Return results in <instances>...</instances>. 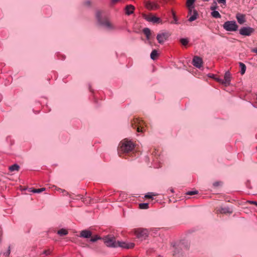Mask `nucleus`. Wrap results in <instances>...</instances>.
<instances>
[{"label":"nucleus","instance_id":"1","mask_svg":"<svg viewBox=\"0 0 257 257\" xmlns=\"http://www.w3.org/2000/svg\"><path fill=\"white\" fill-rule=\"evenodd\" d=\"M190 242L186 239L172 242V252L173 257H183L190 248Z\"/></svg>","mask_w":257,"mask_h":257},{"label":"nucleus","instance_id":"2","mask_svg":"<svg viewBox=\"0 0 257 257\" xmlns=\"http://www.w3.org/2000/svg\"><path fill=\"white\" fill-rule=\"evenodd\" d=\"M95 18L97 24L107 30H111L114 29L113 26L108 20L106 16L103 14V12L100 10H97L95 13Z\"/></svg>","mask_w":257,"mask_h":257},{"label":"nucleus","instance_id":"3","mask_svg":"<svg viewBox=\"0 0 257 257\" xmlns=\"http://www.w3.org/2000/svg\"><path fill=\"white\" fill-rule=\"evenodd\" d=\"M196 0H187L186 5L188 8V14L190 15L188 21L190 22L197 19L198 16L197 10L194 9V4Z\"/></svg>","mask_w":257,"mask_h":257},{"label":"nucleus","instance_id":"4","mask_svg":"<svg viewBox=\"0 0 257 257\" xmlns=\"http://www.w3.org/2000/svg\"><path fill=\"white\" fill-rule=\"evenodd\" d=\"M103 240L105 245L108 247L117 248V241L113 235H107L103 237Z\"/></svg>","mask_w":257,"mask_h":257},{"label":"nucleus","instance_id":"5","mask_svg":"<svg viewBox=\"0 0 257 257\" xmlns=\"http://www.w3.org/2000/svg\"><path fill=\"white\" fill-rule=\"evenodd\" d=\"M120 150L124 153H128L135 148V145L132 141H124L119 144Z\"/></svg>","mask_w":257,"mask_h":257},{"label":"nucleus","instance_id":"6","mask_svg":"<svg viewBox=\"0 0 257 257\" xmlns=\"http://www.w3.org/2000/svg\"><path fill=\"white\" fill-rule=\"evenodd\" d=\"M223 29L226 31L235 32L238 30V26L235 21H227L223 25Z\"/></svg>","mask_w":257,"mask_h":257},{"label":"nucleus","instance_id":"7","mask_svg":"<svg viewBox=\"0 0 257 257\" xmlns=\"http://www.w3.org/2000/svg\"><path fill=\"white\" fill-rule=\"evenodd\" d=\"M135 233L137 237L142 240L146 239L149 236V230L147 228H137L135 230Z\"/></svg>","mask_w":257,"mask_h":257},{"label":"nucleus","instance_id":"8","mask_svg":"<svg viewBox=\"0 0 257 257\" xmlns=\"http://www.w3.org/2000/svg\"><path fill=\"white\" fill-rule=\"evenodd\" d=\"M143 17L147 21L149 22H151L154 24H160L162 23V20L160 18L157 17L156 16L152 15L151 14L150 15L144 14L143 15Z\"/></svg>","mask_w":257,"mask_h":257},{"label":"nucleus","instance_id":"9","mask_svg":"<svg viewBox=\"0 0 257 257\" xmlns=\"http://www.w3.org/2000/svg\"><path fill=\"white\" fill-rule=\"evenodd\" d=\"M231 74L229 71H227L225 72L224 75V79H222L220 78L216 79V81L223 84L225 86H227L230 85V81H231Z\"/></svg>","mask_w":257,"mask_h":257},{"label":"nucleus","instance_id":"10","mask_svg":"<svg viewBox=\"0 0 257 257\" xmlns=\"http://www.w3.org/2000/svg\"><path fill=\"white\" fill-rule=\"evenodd\" d=\"M254 32V29L250 27H243L239 29V34L243 36H249Z\"/></svg>","mask_w":257,"mask_h":257},{"label":"nucleus","instance_id":"11","mask_svg":"<svg viewBox=\"0 0 257 257\" xmlns=\"http://www.w3.org/2000/svg\"><path fill=\"white\" fill-rule=\"evenodd\" d=\"M170 36V34L168 32L159 33L157 35V39L159 44H162L165 41L168 40Z\"/></svg>","mask_w":257,"mask_h":257},{"label":"nucleus","instance_id":"12","mask_svg":"<svg viewBox=\"0 0 257 257\" xmlns=\"http://www.w3.org/2000/svg\"><path fill=\"white\" fill-rule=\"evenodd\" d=\"M117 247H120L122 248L130 249L132 248L135 246V243L133 242H126L122 241H117Z\"/></svg>","mask_w":257,"mask_h":257},{"label":"nucleus","instance_id":"13","mask_svg":"<svg viewBox=\"0 0 257 257\" xmlns=\"http://www.w3.org/2000/svg\"><path fill=\"white\" fill-rule=\"evenodd\" d=\"M203 64V61L201 58L198 56H194L192 60V64L197 68H200Z\"/></svg>","mask_w":257,"mask_h":257},{"label":"nucleus","instance_id":"14","mask_svg":"<svg viewBox=\"0 0 257 257\" xmlns=\"http://www.w3.org/2000/svg\"><path fill=\"white\" fill-rule=\"evenodd\" d=\"M92 235V232L88 229H84L80 232L79 236L81 238L88 239Z\"/></svg>","mask_w":257,"mask_h":257},{"label":"nucleus","instance_id":"15","mask_svg":"<svg viewBox=\"0 0 257 257\" xmlns=\"http://www.w3.org/2000/svg\"><path fill=\"white\" fill-rule=\"evenodd\" d=\"M144 124V121L143 120H140L138 119H136V121H135L134 124H132V127L135 128L137 127V131L138 132H142L143 131V124Z\"/></svg>","mask_w":257,"mask_h":257},{"label":"nucleus","instance_id":"16","mask_svg":"<svg viewBox=\"0 0 257 257\" xmlns=\"http://www.w3.org/2000/svg\"><path fill=\"white\" fill-rule=\"evenodd\" d=\"M146 7L149 10H154L159 9V6L156 3L148 1L146 3Z\"/></svg>","mask_w":257,"mask_h":257},{"label":"nucleus","instance_id":"17","mask_svg":"<svg viewBox=\"0 0 257 257\" xmlns=\"http://www.w3.org/2000/svg\"><path fill=\"white\" fill-rule=\"evenodd\" d=\"M135 9V8L134 6L132 5H126L124 9L125 14L127 16H130L134 13Z\"/></svg>","mask_w":257,"mask_h":257},{"label":"nucleus","instance_id":"18","mask_svg":"<svg viewBox=\"0 0 257 257\" xmlns=\"http://www.w3.org/2000/svg\"><path fill=\"white\" fill-rule=\"evenodd\" d=\"M63 192H65L66 193L65 195H69L70 196V198L72 199H81L84 203H87L86 200L85 199V198L80 194H78L76 195V198H75L74 197H72L70 195H69V193L65 191V190H63Z\"/></svg>","mask_w":257,"mask_h":257},{"label":"nucleus","instance_id":"19","mask_svg":"<svg viewBox=\"0 0 257 257\" xmlns=\"http://www.w3.org/2000/svg\"><path fill=\"white\" fill-rule=\"evenodd\" d=\"M235 18L239 24H243L246 21L245 19V15L242 14L237 13L236 15Z\"/></svg>","mask_w":257,"mask_h":257},{"label":"nucleus","instance_id":"20","mask_svg":"<svg viewBox=\"0 0 257 257\" xmlns=\"http://www.w3.org/2000/svg\"><path fill=\"white\" fill-rule=\"evenodd\" d=\"M220 212L223 214H231L233 212V210L228 207H224L220 208Z\"/></svg>","mask_w":257,"mask_h":257},{"label":"nucleus","instance_id":"21","mask_svg":"<svg viewBox=\"0 0 257 257\" xmlns=\"http://www.w3.org/2000/svg\"><path fill=\"white\" fill-rule=\"evenodd\" d=\"M143 33L146 35V39L149 40L151 35V30L149 28H145L143 30Z\"/></svg>","mask_w":257,"mask_h":257},{"label":"nucleus","instance_id":"22","mask_svg":"<svg viewBox=\"0 0 257 257\" xmlns=\"http://www.w3.org/2000/svg\"><path fill=\"white\" fill-rule=\"evenodd\" d=\"M98 240H103V237H101L99 235L95 234L91 236L90 238L89 241L91 242H95Z\"/></svg>","mask_w":257,"mask_h":257},{"label":"nucleus","instance_id":"23","mask_svg":"<svg viewBox=\"0 0 257 257\" xmlns=\"http://www.w3.org/2000/svg\"><path fill=\"white\" fill-rule=\"evenodd\" d=\"M20 166L17 164H14L12 166H10L9 168V170L11 172H13L15 171H18L20 169Z\"/></svg>","mask_w":257,"mask_h":257},{"label":"nucleus","instance_id":"24","mask_svg":"<svg viewBox=\"0 0 257 257\" xmlns=\"http://www.w3.org/2000/svg\"><path fill=\"white\" fill-rule=\"evenodd\" d=\"M57 233L60 236H63L68 234V231L65 228H61L57 231Z\"/></svg>","mask_w":257,"mask_h":257},{"label":"nucleus","instance_id":"25","mask_svg":"<svg viewBox=\"0 0 257 257\" xmlns=\"http://www.w3.org/2000/svg\"><path fill=\"white\" fill-rule=\"evenodd\" d=\"M239 65L240 68V74L241 75H243L245 73V71H246V66L244 63H243L242 62H239Z\"/></svg>","mask_w":257,"mask_h":257},{"label":"nucleus","instance_id":"26","mask_svg":"<svg viewBox=\"0 0 257 257\" xmlns=\"http://www.w3.org/2000/svg\"><path fill=\"white\" fill-rule=\"evenodd\" d=\"M158 56V51L156 49H154L151 53V55H150L151 58L152 60H155L156 59Z\"/></svg>","mask_w":257,"mask_h":257},{"label":"nucleus","instance_id":"27","mask_svg":"<svg viewBox=\"0 0 257 257\" xmlns=\"http://www.w3.org/2000/svg\"><path fill=\"white\" fill-rule=\"evenodd\" d=\"M212 11L211 12V15L214 18H221V15L220 14H219V13L216 11V10H212Z\"/></svg>","mask_w":257,"mask_h":257},{"label":"nucleus","instance_id":"28","mask_svg":"<svg viewBox=\"0 0 257 257\" xmlns=\"http://www.w3.org/2000/svg\"><path fill=\"white\" fill-rule=\"evenodd\" d=\"M189 42V39L187 38H182L180 39V42L183 46L187 45L188 44Z\"/></svg>","mask_w":257,"mask_h":257},{"label":"nucleus","instance_id":"29","mask_svg":"<svg viewBox=\"0 0 257 257\" xmlns=\"http://www.w3.org/2000/svg\"><path fill=\"white\" fill-rule=\"evenodd\" d=\"M149 207V204L148 203H141L139 204V208L141 209H147Z\"/></svg>","mask_w":257,"mask_h":257},{"label":"nucleus","instance_id":"30","mask_svg":"<svg viewBox=\"0 0 257 257\" xmlns=\"http://www.w3.org/2000/svg\"><path fill=\"white\" fill-rule=\"evenodd\" d=\"M218 8V6L217 5V2L215 0L213 1L211 6L210 7L211 10H215Z\"/></svg>","mask_w":257,"mask_h":257},{"label":"nucleus","instance_id":"31","mask_svg":"<svg viewBox=\"0 0 257 257\" xmlns=\"http://www.w3.org/2000/svg\"><path fill=\"white\" fill-rule=\"evenodd\" d=\"M157 195V194H156L153 192H148L145 195V197L149 199H153V196Z\"/></svg>","mask_w":257,"mask_h":257},{"label":"nucleus","instance_id":"32","mask_svg":"<svg viewBox=\"0 0 257 257\" xmlns=\"http://www.w3.org/2000/svg\"><path fill=\"white\" fill-rule=\"evenodd\" d=\"M46 190L45 188H41L40 189H35L32 190L31 191L34 193H40Z\"/></svg>","mask_w":257,"mask_h":257},{"label":"nucleus","instance_id":"33","mask_svg":"<svg viewBox=\"0 0 257 257\" xmlns=\"http://www.w3.org/2000/svg\"><path fill=\"white\" fill-rule=\"evenodd\" d=\"M198 193V191L196 190H194L188 191L187 192H186L185 194L186 195L192 196V195L197 194Z\"/></svg>","mask_w":257,"mask_h":257},{"label":"nucleus","instance_id":"34","mask_svg":"<svg viewBox=\"0 0 257 257\" xmlns=\"http://www.w3.org/2000/svg\"><path fill=\"white\" fill-rule=\"evenodd\" d=\"M223 185V182L222 181H216L215 182H214L213 183V187L214 188H217L219 186H222Z\"/></svg>","mask_w":257,"mask_h":257},{"label":"nucleus","instance_id":"35","mask_svg":"<svg viewBox=\"0 0 257 257\" xmlns=\"http://www.w3.org/2000/svg\"><path fill=\"white\" fill-rule=\"evenodd\" d=\"M172 14H173V17L174 21L171 22V24H178V19H177V17L175 15V14L174 12H173Z\"/></svg>","mask_w":257,"mask_h":257},{"label":"nucleus","instance_id":"36","mask_svg":"<svg viewBox=\"0 0 257 257\" xmlns=\"http://www.w3.org/2000/svg\"><path fill=\"white\" fill-rule=\"evenodd\" d=\"M196 231V229H194V228H192V229H189L186 232V235H188L189 234H191L194 232Z\"/></svg>","mask_w":257,"mask_h":257},{"label":"nucleus","instance_id":"37","mask_svg":"<svg viewBox=\"0 0 257 257\" xmlns=\"http://www.w3.org/2000/svg\"><path fill=\"white\" fill-rule=\"evenodd\" d=\"M10 253H11V247H10V246H9L8 247V250L6 252H4V254L5 256H8L10 255Z\"/></svg>","mask_w":257,"mask_h":257},{"label":"nucleus","instance_id":"38","mask_svg":"<svg viewBox=\"0 0 257 257\" xmlns=\"http://www.w3.org/2000/svg\"><path fill=\"white\" fill-rule=\"evenodd\" d=\"M216 2H217L219 4H222L224 6L226 5V0H215Z\"/></svg>","mask_w":257,"mask_h":257},{"label":"nucleus","instance_id":"39","mask_svg":"<svg viewBox=\"0 0 257 257\" xmlns=\"http://www.w3.org/2000/svg\"><path fill=\"white\" fill-rule=\"evenodd\" d=\"M210 78H212V79L215 80V81H216V79L219 78L217 77L216 76V75L210 73Z\"/></svg>","mask_w":257,"mask_h":257},{"label":"nucleus","instance_id":"40","mask_svg":"<svg viewBox=\"0 0 257 257\" xmlns=\"http://www.w3.org/2000/svg\"><path fill=\"white\" fill-rule=\"evenodd\" d=\"M84 5L86 6L89 7L91 5V2L89 0H87L84 2Z\"/></svg>","mask_w":257,"mask_h":257},{"label":"nucleus","instance_id":"41","mask_svg":"<svg viewBox=\"0 0 257 257\" xmlns=\"http://www.w3.org/2000/svg\"><path fill=\"white\" fill-rule=\"evenodd\" d=\"M247 202L249 203L250 204H254V205L257 206V202L255 201H250V200H249V201H247Z\"/></svg>","mask_w":257,"mask_h":257},{"label":"nucleus","instance_id":"42","mask_svg":"<svg viewBox=\"0 0 257 257\" xmlns=\"http://www.w3.org/2000/svg\"><path fill=\"white\" fill-rule=\"evenodd\" d=\"M50 253V250H44L42 254H45L46 255L49 254Z\"/></svg>","mask_w":257,"mask_h":257},{"label":"nucleus","instance_id":"43","mask_svg":"<svg viewBox=\"0 0 257 257\" xmlns=\"http://www.w3.org/2000/svg\"><path fill=\"white\" fill-rule=\"evenodd\" d=\"M120 0H111V5H114L117 2H118Z\"/></svg>","mask_w":257,"mask_h":257},{"label":"nucleus","instance_id":"44","mask_svg":"<svg viewBox=\"0 0 257 257\" xmlns=\"http://www.w3.org/2000/svg\"><path fill=\"white\" fill-rule=\"evenodd\" d=\"M27 189L28 190V191H29V192H32V191H32V190H34V188H25V189H24V190H27Z\"/></svg>","mask_w":257,"mask_h":257},{"label":"nucleus","instance_id":"45","mask_svg":"<svg viewBox=\"0 0 257 257\" xmlns=\"http://www.w3.org/2000/svg\"><path fill=\"white\" fill-rule=\"evenodd\" d=\"M251 52L257 54V48L252 49Z\"/></svg>","mask_w":257,"mask_h":257},{"label":"nucleus","instance_id":"46","mask_svg":"<svg viewBox=\"0 0 257 257\" xmlns=\"http://www.w3.org/2000/svg\"><path fill=\"white\" fill-rule=\"evenodd\" d=\"M161 3H166L168 0H159Z\"/></svg>","mask_w":257,"mask_h":257},{"label":"nucleus","instance_id":"47","mask_svg":"<svg viewBox=\"0 0 257 257\" xmlns=\"http://www.w3.org/2000/svg\"><path fill=\"white\" fill-rule=\"evenodd\" d=\"M152 231H154L155 233H157L156 231L157 230L156 229H152Z\"/></svg>","mask_w":257,"mask_h":257},{"label":"nucleus","instance_id":"48","mask_svg":"<svg viewBox=\"0 0 257 257\" xmlns=\"http://www.w3.org/2000/svg\"><path fill=\"white\" fill-rule=\"evenodd\" d=\"M170 191H171V192L172 193H173V192H174V189H173V188H171Z\"/></svg>","mask_w":257,"mask_h":257},{"label":"nucleus","instance_id":"49","mask_svg":"<svg viewBox=\"0 0 257 257\" xmlns=\"http://www.w3.org/2000/svg\"><path fill=\"white\" fill-rule=\"evenodd\" d=\"M203 2H209V0H202Z\"/></svg>","mask_w":257,"mask_h":257},{"label":"nucleus","instance_id":"50","mask_svg":"<svg viewBox=\"0 0 257 257\" xmlns=\"http://www.w3.org/2000/svg\"><path fill=\"white\" fill-rule=\"evenodd\" d=\"M79 244H84V243L83 242H80Z\"/></svg>","mask_w":257,"mask_h":257},{"label":"nucleus","instance_id":"51","mask_svg":"<svg viewBox=\"0 0 257 257\" xmlns=\"http://www.w3.org/2000/svg\"><path fill=\"white\" fill-rule=\"evenodd\" d=\"M207 76L209 77V74H207Z\"/></svg>","mask_w":257,"mask_h":257},{"label":"nucleus","instance_id":"52","mask_svg":"<svg viewBox=\"0 0 257 257\" xmlns=\"http://www.w3.org/2000/svg\"><path fill=\"white\" fill-rule=\"evenodd\" d=\"M257 108V107H256Z\"/></svg>","mask_w":257,"mask_h":257}]
</instances>
